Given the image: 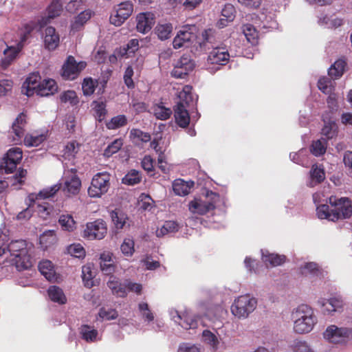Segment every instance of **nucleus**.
I'll return each instance as SVG.
<instances>
[{
	"label": "nucleus",
	"instance_id": "nucleus-1",
	"mask_svg": "<svg viewBox=\"0 0 352 352\" xmlns=\"http://www.w3.org/2000/svg\"><path fill=\"white\" fill-rule=\"evenodd\" d=\"M329 199L330 206L321 204L316 208V214L319 219L336 221L348 219L352 215L351 203L348 198L338 199L330 197Z\"/></svg>",
	"mask_w": 352,
	"mask_h": 352
},
{
	"label": "nucleus",
	"instance_id": "nucleus-2",
	"mask_svg": "<svg viewBox=\"0 0 352 352\" xmlns=\"http://www.w3.org/2000/svg\"><path fill=\"white\" fill-rule=\"evenodd\" d=\"M291 319L293 322V330L297 334L310 333L318 322L314 309L305 304L292 309Z\"/></svg>",
	"mask_w": 352,
	"mask_h": 352
},
{
	"label": "nucleus",
	"instance_id": "nucleus-3",
	"mask_svg": "<svg viewBox=\"0 0 352 352\" xmlns=\"http://www.w3.org/2000/svg\"><path fill=\"white\" fill-rule=\"evenodd\" d=\"M6 234H0V256L7 254H15V251H19L18 255H21L22 261L15 263L16 268L21 271L31 267L32 261L28 254L26 242L23 240H16L6 245Z\"/></svg>",
	"mask_w": 352,
	"mask_h": 352
},
{
	"label": "nucleus",
	"instance_id": "nucleus-4",
	"mask_svg": "<svg viewBox=\"0 0 352 352\" xmlns=\"http://www.w3.org/2000/svg\"><path fill=\"white\" fill-rule=\"evenodd\" d=\"M257 302V299L250 295L239 296L230 307L231 313L239 319L247 318L256 309Z\"/></svg>",
	"mask_w": 352,
	"mask_h": 352
},
{
	"label": "nucleus",
	"instance_id": "nucleus-5",
	"mask_svg": "<svg viewBox=\"0 0 352 352\" xmlns=\"http://www.w3.org/2000/svg\"><path fill=\"white\" fill-rule=\"evenodd\" d=\"M219 200V195L212 191H208L201 198H195L188 204V208L194 214L204 215L212 210Z\"/></svg>",
	"mask_w": 352,
	"mask_h": 352
},
{
	"label": "nucleus",
	"instance_id": "nucleus-6",
	"mask_svg": "<svg viewBox=\"0 0 352 352\" xmlns=\"http://www.w3.org/2000/svg\"><path fill=\"white\" fill-rule=\"evenodd\" d=\"M323 337L331 343L345 344L352 340V328L330 325L323 333Z\"/></svg>",
	"mask_w": 352,
	"mask_h": 352
},
{
	"label": "nucleus",
	"instance_id": "nucleus-7",
	"mask_svg": "<svg viewBox=\"0 0 352 352\" xmlns=\"http://www.w3.org/2000/svg\"><path fill=\"white\" fill-rule=\"evenodd\" d=\"M59 189L60 186L56 184L43 189L38 194L36 197L37 201H34L32 205L35 206L36 204L37 212L41 218L46 219L52 212V208L47 202H39V199L52 197Z\"/></svg>",
	"mask_w": 352,
	"mask_h": 352
},
{
	"label": "nucleus",
	"instance_id": "nucleus-8",
	"mask_svg": "<svg viewBox=\"0 0 352 352\" xmlns=\"http://www.w3.org/2000/svg\"><path fill=\"white\" fill-rule=\"evenodd\" d=\"M110 175L106 172L98 173L91 180L88 188V194L91 197H100L106 193L109 188Z\"/></svg>",
	"mask_w": 352,
	"mask_h": 352
},
{
	"label": "nucleus",
	"instance_id": "nucleus-9",
	"mask_svg": "<svg viewBox=\"0 0 352 352\" xmlns=\"http://www.w3.org/2000/svg\"><path fill=\"white\" fill-rule=\"evenodd\" d=\"M107 232L106 223L102 219L89 222L83 231V236L89 240L102 239Z\"/></svg>",
	"mask_w": 352,
	"mask_h": 352
},
{
	"label": "nucleus",
	"instance_id": "nucleus-10",
	"mask_svg": "<svg viewBox=\"0 0 352 352\" xmlns=\"http://www.w3.org/2000/svg\"><path fill=\"white\" fill-rule=\"evenodd\" d=\"M23 157V152L21 148L14 147L9 149L6 155L3 157L1 164V169L4 170L5 173H12L16 168L18 164L20 163Z\"/></svg>",
	"mask_w": 352,
	"mask_h": 352
},
{
	"label": "nucleus",
	"instance_id": "nucleus-11",
	"mask_svg": "<svg viewBox=\"0 0 352 352\" xmlns=\"http://www.w3.org/2000/svg\"><path fill=\"white\" fill-rule=\"evenodd\" d=\"M195 63L190 55L184 54L174 64L171 75L175 78H182L193 70Z\"/></svg>",
	"mask_w": 352,
	"mask_h": 352
},
{
	"label": "nucleus",
	"instance_id": "nucleus-12",
	"mask_svg": "<svg viewBox=\"0 0 352 352\" xmlns=\"http://www.w3.org/2000/svg\"><path fill=\"white\" fill-rule=\"evenodd\" d=\"M85 67V62L77 63L73 56H69L63 66L62 76L67 80H74Z\"/></svg>",
	"mask_w": 352,
	"mask_h": 352
},
{
	"label": "nucleus",
	"instance_id": "nucleus-13",
	"mask_svg": "<svg viewBox=\"0 0 352 352\" xmlns=\"http://www.w3.org/2000/svg\"><path fill=\"white\" fill-rule=\"evenodd\" d=\"M133 4L129 1L121 3L114 14L110 16V22L116 26L121 25L132 14Z\"/></svg>",
	"mask_w": 352,
	"mask_h": 352
},
{
	"label": "nucleus",
	"instance_id": "nucleus-14",
	"mask_svg": "<svg viewBox=\"0 0 352 352\" xmlns=\"http://www.w3.org/2000/svg\"><path fill=\"white\" fill-rule=\"evenodd\" d=\"M76 170L71 169V175H65V182L63 186V190L68 195H76L79 193L81 188V181L75 173Z\"/></svg>",
	"mask_w": 352,
	"mask_h": 352
},
{
	"label": "nucleus",
	"instance_id": "nucleus-15",
	"mask_svg": "<svg viewBox=\"0 0 352 352\" xmlns=\"http://www.w3.org/2000/svg\"><path fill=\"white\" fill-rule=\"evenodd\" d=\"M230 54L224 46L213 47L208 56V62L210 64L226 65L230 59Z\"/></svg>",
	"mask_w": 352,
	"mask_h": 352
},
{
	"label": "nucleus",
	"instance_id": "nucleus-16",
	"mask_svg": "<svg viewBox=\"0 0 352 352\" xmlns=\"http://www.w3.org/2000/svg\"><path fill=\"white\" fill-rule=\"evenodd\" d=\"M136 28L139 32L146 34L148 32L155 24V16L151 12H142L137 15Z\"/></svg>",
	"mask_w": 352,
	"mask_h": 352
},
{
	"label": "nucleus",
	"instance_id": "nucleus-17",
	"mask_svg": "<svg viewBox=\"0 0 352 352\" xmlns=\"http://www.w3.org/2000/svg\"><path fill=\"white\" fill-rule=\"evenodd\" d=\"M43 42L46 49L53 51L59 45L60 37L56 32V29L53 27H47L43 32Z\"/></svg>",
	"mask_w": 352,
	"mask_h": 352
},
{
	"label": "nucleus",
	"instance_id": "nucleus-18",
	"mask_svg": "<svg viewBox=\"0 0 352 352\" xmlns=\"http://www.w3.org/2000/svg\"><path fill=\"white\" fill-rule=\"evenodd\" d=\"M26 124V116L24 113H20L12 124V133L14 134L12 137V142L18 144L21 142L24 135V126Z\"/></svg>",
	"mask_w": 352,
	"mask_h": 352
},
{
	"label": "nucleus",
	"instance_id": "nucleus-19",
	"mask_svg": "<svg viewBox=\"0 0 352 352\" xmlns=\"http://www.w3.org/2000/svg\"><path fill=\"white\" fill-rule=\"evenodd\" d=\"M318 303L322 307V311L324 314H332L334 312L339 311L342 307V301L336 298L329 299H320Z\"/></svg>",
	"mask_w": 352,
	"mask_h": 352
},
{
	"label": "nucleus",
	"instance_id": "nucleus-20",
	"mask_svg": "<svg viewBox=\"0 0 352 352\" xmlns=\"http://www.w3.org/2000/svg\"><path fill=\"white\" fill-rule=\"evenodd\" d=\"M194 38V34L187 28L180 30L173 41V46L175 49H179L183 47H188Z\"/></svg>",
	"mask_w": 352,
	"mask_h": 352
},
{
	"label": "nucleus",
	"instance_id": "nucleus-21",
	"mask_svg": "<svg viewBox=\"0 0 352 352\" xmlns=\"http://www.w3.org/2000/svg\"><path fill=\"white\" fill-rule=\"evenodd\" d=\"M107 285L114 296L122 298L126 296V281L122 283L118 278L111 276L107 282Z\"/></svg>",
	"mask_w": 352,
	"mask_h": 352
},
{
	"label": "nucleus",
	"instance_id": "nucleus-22",
	"mask_svg": "<svg viewBox=\"0 0 352 352\" xmlns=\"http://www.w3.org/2000/svg\"><path fill=\"white\" fill-rule=\"evenodd\" d=\"M40 76L36 74H30L23 82L22 92L28 96H32L40 86Z\"/></svg>",
	"mask_w": 352,
	"mask_h": 352
},
{
	"label": "nucleus",
	"instance_id": "nucleus-23",
	"mask_svg": "<svg viewBox=\"0 0 352 352\" xmlns=\"http://www.w3.org/2000/svg\"><path fill=\"white\" fill-rule=\"evenodd\" d=\"M332 115V111L327 114L322 115V120L324 124L322 129V134L327 139L333 138L336 134L337 126Z\"/></svg>",
	"mask_w": 352,
	"mask_h": 352
},
{
	"label": "nucleus",
	"instance_id": "nucleus-24",
	"mask_svg": "<svg viewBox=\"0 0 352 352\" xmlns=\"http://www.w3.org/2000/svg\"><path fill=\"white\" fill-rule=\"evenodd\" d=\"M176 122L181 127H186L190 122V116L186 107L182 102H177L175 109Z\"/></svg>",
	"mask_w": 352,
	"mask_h": 352
},
{
	"label": "nucleus",
	"instance_id": "nucleus-25",
	"mask_svg": "<svg viewBox=\"0 0 352 352\" xmlns=\"http://www.w3.org/2000/svg\"><path fill=\"white\" fill-rule=\"evenodd\" d=\"M23 44L18 43L15 46L8 47L3 50V58H1V66L6 68L16 58Z\"/></svg>",
	"mask_w": 352,
	"mask_h": 352
},
{
	"label": "nucleus",
	"instance_id": "nucleus-26",
	"mask_svg": "<svg viewBox=\"0 0 352 352\" xmlns=\"http://www.w3.org/2000/svg\"><path fill=\"white\" fill-rule=\"evenodd\" d=\"M38 270L45 277L47 280L51 282L58 280L57 276L53 263L49 260H43L38 264Z\"/></svg>",
	"mask_w": 352,
	"mask_h": 352
},
{
	"label": "nucleus",
	"instance_id": "nucleus-27",
	"mask_svg": "<svg viewBox=\"0 0 352 352\" xmlns=\"http://www.w3.org/2000/svg\"><path fill=\"white\" fill-rule=\"evenodd\" d=\"M194 186V182L184 181L182 179H177L173 182V190L175 195L179 196H186L190 192Z\"/></svg>",
	"mask_w": 352,
	"mask_h": 352
},
{
	"label": "nucleus",
	"instance_id": "nucleus-28",
	"mask_svg": "<svg viewBox=\"0 0 352 352\" xmlns=\"http://www.w3.org/2000/svg\"><path fill=\"white\" fill-rule=\"evenodd\" d=\"M111 217L113 226L118 231L130 226L127 214L120 210L111 211Z\"/></svg>",
	"mask_w": 352,
	"mask_h": 352
},
{
	"label": "nucleus",
	"instance_id": "nucleus-29",
	"mask_svg": "<svg viewBox=\"0 0 352 352\" xmlns=\"http://www.w3.org/2000/svg\"><path fill=\"white\" fill-rule=\"evenodd\" d=\"M58 90V86L54 80L48 78L40 82L38 89H36L37 95L48 96L53 95Z\"/></svg>",
	"mask_w": 352,
	"mask_h": 352
},
{
	"label": "nucleus",
	"instance_id": "nucleus-30",
	"mask_svg": "<svg viewBox=\"0 0 352 352\" xmlns=\"http://www.w3.org/2000/svg\"><path fill=\"white\" fill-rule=\"evenodd\" d=\"M325 178V173L323 168L317 165H313L310 170L309 180L307 185L314 187L321 183Z\"/></svg>",
	"mask_w": 352,
	"mask_h": 352
},
{
	"label": "nucleus",
	"instance_id": "nucleus-31",
	"mask_svg": "<svg viewBox=\"0 0 352 352\" xmlns=\"http://www.w3.org/2000/svg\"><path fill=\"white\" fill-rule=\"evenodd\" d=\"M262 260L267 266L276 267L285 261L284 255L270 253L268 251H262Z\"/></svg>",
	"mask_w": 352,
	"mask_h": 352
},
{
	"label": "nucleus",
	"instance_id": "nucleus-32",
	"mask_svg": "<svg viewBox=\"0 0 352 352\" xmlns=\"http://www.w3.org/2000/svg\"><path fill=\"white\" fill-rule=\"evenodd\" d=\"M80 333L82 338L87 342H94L100 340L98 331L89 325H82L80 329Z\"/></svg>",
	"mask_w": 352,
	"mask_h": 352
},
{
	"label": "nucleus",
	"instance_id": "nucleus-33",
	"mask_svg": "<svg viewBox=\"0 0 352 352\" xmlns=\"http://www.w3.org/2000/svg\"><path fill=\"white\" fill-rule=\"evenodd\" d=\"M47 294L50 300L54 302L63 305L67 302V298L63 291L57 286H50L47 289Z\"/></svg>",
	"mask_w": 352,
	"mask_h": 352
},
{
	"label": "nucleus",
	"instance_id": "nucleus-34",
	"mask_svg": "<svg viewBox=\"0 0 352 352\" xmlns=\"http://www.w3.org/2000/svg\"><path fill=\"white\" fill-rule=\"evenodd\" d=\"M179 230V225L174 221H165L159 228L156 230V236L157 237H162L165 235L175 233Z\"/></svg>",
	"mask_w": 352,
	"mask_h": 352
},
{
	"label": "nucleus",
	"instance_id": "nucleus-35",
	"mask_svg": "<svg viewBox=\"0 0 352 352\" xmlns=\"http://www.w3.org/2000/svg\"><path fill=\"white\" fill-rule=\"evenodd\" d=\"M39 240L42 248L47 249L55 245L58 239L56 232L53 230H49L41 234Z\"/></svg>",
	"mask_w": 352,
	"mask_h": 352
},
{
	"label": "nucleus",
	"instance_id": "nucleus-36",
	"mask_svg": "<svg viewBox=\"0 0 352 352\" xmlns=\"http://www.w3.org/2000/svg\"><path fill=\"white\" fill-rule=\"evenodd\" d=\"M58 223L62 230L67 232H73L76 228V222L71 214H62L58 219Z\"/></svg>",
	"mask_w": 352,
	"mask_h": 352
},
{
	"label": "nucleus",
	"instance_id": "nucleus-37",
	"mask_svg": "<svg viewBox=\"0 0 352 352\" xmlns=\"http://www.w3.org/2000/svg\"><path fill=\"white\" fill-rule=\"evenodd\" d=\"M46 139L45 134H38L37 133H33L28 134L25 136L24 144L26 146H38Z\"/></svg>",
	"mask_w": 352,
	"mask_h": 352
},
{
	"label": "nucleus",
	"instance_id": "nucleus-38",
	"mask_svg": "<svg viewBox=\"0 0 352 352\" xmlns=\"http://www.w3.org/2000/svg\"><path fill=\"white\" fill-rule=\"evenodd\" d=\"M80 144L76 141L69 142L63 150V157L65 160H72L78 153L80 149Z\"/></svg>",
	"mask_w": 352,
	"mask_h": 352
},
{
	"label": "nucleus",
	"instance_id": "nucleus-39",
	"mask_svg": "<svg viewBox=\"0 0 352 352\" xmlns=\"http://www.w3.org/2000/svg\"><path fill=\"white\" fill-rule=\"evenodd\" d=\"M91 13L90 10H85L81 12L71 25L72 30H78L80 29L90 18Z\"/></svg>",
	"mask_w": 352,
	"mask_h": 352
},
{
	"label": "nucleus",
	"instance_id": "nucleus-40",
	"mask_svg": "<svg viewBox=\"0 0 352 352\" xmlns=\"http://www.w3.org/2000/svg\"><path fill=\"white\" fill-rule=\"evenodd\" d=\"M173 31V25L169 23L158 24L155 32L160 40H166L170 38Z\"/></svg>",
	"mask_w": 352,
	"mask_h": 352
},
{
	"label": "nucleus",
	"instance_id": "nucleus-41",
	"mask_svg": "<svg viewBox=\"0 0 352 352\" xmlns=\"http://www.w3.org/2000/svg\"><path fill=\"white\" fill-rule=\"evenodd\" d=\"M178 102H182L186 107L193 102L194 98L192 95V87L189 85H185L182 89L178 92Z\"/></svg>",
	"mask_w": 352,
	"mask_h": 352
},
{
	"label": "nucleus",
	"instance_id": "nucleus-42",
	"mask_svg": "<svg viewBox=\"0 0 352 352\" xmlns=\"http://www.w3.org/2000/svg\"><path fill=\"white\" fill-rule=\"evenodd\" d=\"M242 32L248 42L252 44L256 43L258 38V32L252 25L249 23L244 24L242 26Z\"/></svg>",
	"mask_w": 352,
	"mask_h": 352
},
{
	"label": "nucleus",
	"instance_id": "nucleus-43",
	"mask_svg": "<svg viewBox=\"0 0 352 352\" xmlns=\"http://www.w3.org/2000/svg\"><path fill=\"white\" fill-rule=\"evenodd\" d=\"M153 113L157 119L164 120L170 116L172 111L162 104H156L152 108Z\"/></svg>",
	"mask_w": 352,
	"mask_h": 352
},
{
	"label": "nucleus",
	"instance_id": "nucleus-44",
	"mask_svg": "<svg viewBox=\"0 0 352 352\" xmlns=\"http://www.w3.org/2000/svg\"><path fill=\"white\" fill-rule=\"evenodd\" d=\"M290 348L292 352H314L311 345L303 340H295Z\"/></svg>",
	"mask_w": 352,
	"mask_h": 352
},
{
	"label": "nucleus",
	"instance_id": "nucleus-45",
	"mask_svg": "<svg viewBox=\"0 0 352 352\" xmlns=\"http://www.w3.org/2000/svg\"><path fill=\"white\" fill-rule=\"evenodd\" d=\"M346 63L343 60H338L329 69V75L331 77L339 78L340 77L344 71Z\"/></svg>",
	"mask_w": 352,
	"mask_h": 352
},
{
	"label": "nucleus",
	"instance_id": "nucleus-46",
	"mask_svg": "<svg viewBox=\"0 0 352 352\" xmlns=\"http://www.w3.org/2000/svg\"><path fill=\"white\" fill-rule=\"evenodd\" d=\"M182 327L186 329H195L197 327V320L188 312L182 314V320L179 323Z\"/></svg>",
	"mask_w": 352,
	"mask_h": 352
},
{
	"label": "nucleus",
	"instance_id": "nucleus-47",
	"mask_svg": "<svg viewBox=\"0 0 352 352\" xmlns=\"http://www.w3.org/2000/svg\"><path fill=\"white\" fill-rule=\"evenodd\" d=\"M130 138L134 142H148L151 140V135L148 133L138 129H132L130 131Z\"/></svg>",
	"mask_w": 352,
	"mask_h": 352
},
{
	"label": "nucleus",
	"instance_id": "nucleus-48",
	"mask_svg": "<svg viewBox=\"0 0 352 352\" xmlns=\"http://www.w3.org/2000/svg\"><path fill=\"white\" fill-rule=\"evenodd\" d=\"M327 141L325 139H320L313 142L311 146V151L313 155L320 156L326 152Z\"/></svg>",
	"mask_w": 352,
	"mask_h": 352
},
{
	"label": "nucleus",
	"instance_id": "nucleus-49",
	"mask_svg": "<svg viewBox=\"0 0 352 352\" xmlns=\"http://www.w3.org/2000/svg\"><path fill=\"white\" fill-rule=\"evenodd\" d=\"M142 179L140 172L131 170L122 179V182L128 185H135L140 182Z\"/></svg>",
	"mask_w": 352,
	"mask_h": 352
},
{
	"label": "nucleus",
	"instance_id": "nucleus-50",
	"mask_svg": "<svg viewBox=\"0 0 352 352\" xmlns=\"http://www.w3.org/2000/svg\"><path fill=\"white\" fill-rule=\"evenodd\" d=\"M318 89L325 94H330L333 90V82L328 78H320L318 82Z\"/></svg>",
	"mask_w": 352,
	"mask_h": 352
},
{
	"label": "nucleus",
	"instance_id": "nucleus-51",
	"mask_svg": "<svg viewBox=\"0 0 352 352\" xmlns=\"http://www.w3.org/2000/svg\"><path fill=\"white\" fill-rule=\"evenodd\" d=\"M127 123V118L124 115H118L111 119L107 123V127L109 129H116L126 125Z\"/></svg>",
	"mask_w": 352,
	"mask_h": 352
},
{
	"label": "nucleus",
	"instance_id": "nucleus-52",
	"mask_svg": "<svg viewBox=\"0 0 352 352\" xmlns=\"http://www.w3.org/2000/svg\"><path fill=\"white\" fill-rule=\"evenodd\" d=\"M202 338L204 342L211 346L214 349L218 348L219 344L217 336L210 331L205 330L202 333Z\"/></svg>",
	"mask_w": 352,
	"mask_h": 352
},
{
	"label": "nucleus",
	"instance_id": "nucleus-53",
	"mask_svg": "<svg viewBox=\"0 0 352 352\" xmlns=\"http://www.w3.org/2000/svg\"><path fill=\"white\" fill-rule=\"evenodd\" d=\"M62 5L60 0H53L47 8V16L54 19L59 16L62 12Z\"/></svg>",
	"mask_w": 352,
	"mask_h": 352
},
{
	"label": "nucleus",
	"instance_id": "nucleus-54",
	"mask_svg": "<svg viewBox=\"0 0 352 352\" xmlns=\"http://www.w3.org/2000/svg\"><path fill=\"white\" fill-rule=\"evenodd\" d=\"M69 254L76 258H83L85 256V250L80 243H73L67 248Z\"/></svg>",
	"mask_w": 352,
	"mask_h": 352
},
{
	"label": "nucleus",
	"instance_id": "nucleus-55",
	"mask_svg": "<svg viewBox=\"0 0 352 352\" xmlns=\"http://www.w3.org/2000/svg\"><path fill=\"white\" fill-rule=\"evenodd\" d=\"M120 250L122 253L125 256H131L134 252V241L132 239H125L120 245Z\"/></svg>",
	"mask_w": 352,
	"mask_h": 352
},
{
	"label": "nucleus",
	"instance_id": "nucleus-56",
	"mask_svg": "<svg viewBox=\"0 0 352 352\" xmlns=\"http://www.w3.org/2000/svg\"><path fill=\"white\" fill-rule=\"evenodd\" d=\"M138 310L142 318L147 322H151L154 320V315L148 307L146 302H140L138 304Z\"/></svg>",
	"mask_w": 352,
	"mask_h": 352
},
{
	"label": "nucleus",
	"instance_id": "nucleus-57",
	"mask_svg": "<svg viewBox=\"0 0 352 352\" xmlns=\"http://www.w3.org/2000/svg\"><path fill=\"white\" fill-rule=\"evenodd\" d=\"M92 107L96 117L99 121L102 120L107 113L105 103L103 102L94 101L92 103Z\"/></svg>",
	"mask_w": 352,
	"mask_h": 352
},
{
	"label": "nucleus",
	"instance_id": "nucleus-58",
	"mask_svg": "<svg viewBox=\"0 0 352 352\" xmlns=\"http://www.w3.org/2000/svg\"><path fill=\"white\" fill-rule=\"evenodd\" d=\"M93 273L89 266H83L82 268V278L84 284L87 287L94 286Z\"/></svg>",
	"mask_w": 352,
	"mask_h": 352
},
{
	"label": "nucleus",
	"instance_id": "nucleus-59",
	"mask_svg": "<svg viewBox=\"0 0 352 352\" xmlns=\"http://www.w3.org/2000/svg\"><path fill=\"white\" fill-rule=\"evenodd\" d=\"M226 313V311L221 306H213L208 309L206 316L210 320H212L222 317Z\"/></svg>",
	"mask_w": 352,
	"mask_h": 352
},
{
	"label": "nucleus",
	"instance_id": "nucleus-60",
	"mask_svg": "<svg viewBox=\"0 0 352 352\" xmlns=\"http://www.w3.org/2000/svg\"><path fill=\"white\" fill-rule=\"evenodd\" d=\"M118 314L114 309H106L102 307L98 313V316L101 320H114L118 317Z\"/></svg>",
	"mask_w": 352,
	"mask_h": 352
},
{
	"label": "nucleus",
	"instance_id": "nucleus-61",
	"mask_svg": "<svg viewBox=\"0 0 352 352\" xmlns=\"http://www.w3.org/2000/svg\"><path fill=\"white\" fill-rule=\"evenodd\" d=\"M60 100L63 102H68L71 104H76L78 102L76 92L70 90L63 92L60 95Z\"/></svg>",
	"mask_w": 352,
	"mask_h": 352
},
{
	"label": "nucleus",
	"instance_id": "nucleus-62",
	"mask_svg": "<svg viewBox=\"0 0 352 352\" xmlns=\"http://www.w3.org/2000/svg\"><path fill=\"white\" fill-rule=\"evenodd\" d=\"M319 270L317 263L314 262L306 263L300 267V271L302 274H313L315 275Z\"/></svg>",
	"mask_w": 352,
	"mask_h": 352
},
{
	"label": "nucleus",
	"instance_id": "nucleus-63",
	"mask_svg": "<svg viewBox=\"0 0 352 352\" xmlns=\"http://www.w3.org/2000/svg\"><path fill=\"white\" fill-rule=\"evenodd\" d=\"M123 143L121 139L114 140L104 151V155L109 157L117 153L122 147Z\"/></svg>",
	"mask_w": 352,
	"mask_h": 352
},
{
	"label": "nucleus",
	"instance_id": "nucleus-64",
	"mask_svg": "<svg viewBox=\"0 0 352 352\" xmlns=\"http://www.w3.org/2000/svg\"><path fill=\"white\" fill-rule=\"evenodd\" d=\"M96 82L91 78H85L82 85L83 94L86 96L91 95L95 90Z\"/></svg>",
	"mask_w": 352,
	"mask_h": 352
}]
</instances>
